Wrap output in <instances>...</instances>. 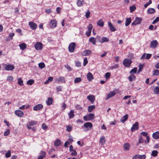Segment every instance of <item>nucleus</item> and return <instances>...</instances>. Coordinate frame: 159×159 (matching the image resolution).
Listing matches in <instances>:
<instances>
[{
  "mask_svg": "<svg viewBox=\"0 0 159 159\" xmlns=\"http://www.w3.org/2000/svg\"><path fill=\"white\" fill-rule=\"evenodd\" d=\"M87 77L89 81H91L93 79V77L92 73L89 72L87 75Z\"/></svg>",
  "mask_w": 159,
  "mask_h": 159,
  "instance_id": "21",
  "label": "nucleus"
},
{
  "mask_svg": "<svg viewBox=\"0 0 159 159\" xmlns=\"http://www.w3.org/2000/svg\"><path fill=\"white\" fill-rule=\"evenodd\" d=\"M43 107V106L42 104H38L34 106L33 107V110L37 111L38 110H40Z\"/></svg>",
  "mask_w": 159,
  "mask_h": 159,
  "instance_id": "13",
  "label": "nucleus"
},
{
  "mask_svg": "<svg viewBox=\"0 0 159 159\" xmlns=\"http://www.w3.org/2000/svg\"><path fill=\"white\" fill-rule=\"evenodd\" d=\"M108 26L109 27L110 30L111 32H114L116 30V29L115 28L114 26L113 25L111 22H108Z\"/></svg>",
  "mask_w": 159,
  "mask_h": 159,
  "instance_id": "19",
  "label": "nucleus"
},
{
  "mask_svg": "<svg viewBox=\"0 0 159 159\" xmlns=\"http://www.w3.org/2000/svg\"><path fill=\"white\" fill-rule=\"evenodd\" d=\"M132 61L128 58H126L123 61V64L125 67H129L131 66V64Z\"/></svg>",
  "mask_w": 159,
  "mask_h": 159,
  "instance_id": "1",
  "label": "nucleus"
},
{
  "mask_svg": "<svg viewBox=\"0 0 159 159\" xmlns=\"http://www.w3.org/2000/svg\"><path fill=\"white\" fill-rule=\"evenodd\" d=\"M88 61L87 59V58L86 57L84 59V63H83V65L84 66H85L86 64L88 63Z\"/></svg>",
  "mask_w": 159,
  "mask_h": 159,
  "instance_id": "60",
  "label": "nucleus"
},
{
  "mask_svg": "<svg viewBox=\"0 0 159 159\" xmlns=\"http://www.w3.org/2000/svg\"><path fill=\"white\" fill-rule=\"evenodd\" d=\"M93 25L91 24H89L88 26V30L86 32V35L88 37H89L91 35V30L92 29Z\"/></svg>",
  "mask_w": 159,
  "mask_h": 159,
  "instance_id": "4",
  "label": "nucleus"
},
{
  "mask_svg": "<svg viewBox=\"0 0 159 159\" xmlns=\"http://www.w3.org/2000/svg\"><path fill=\"white\" fill-rule=\"evenodd\" d=\"M118 67V64H116L114 65L113 66L111 67V69L112 70L113 69H115L117 68Z\"/></svg>",
  "mask_w": 159,
  "mask_h": 159,
  "instance_id": "61",
  "label": "nucleus"
},
{
  "mask_svg": "<svg viewBox=\"0 0 159 159\" xmlns=\"http://www.w3.org/2000/svg\"><path fill=\"white\" fill-rule=\"evenodd\" d=\"M37 123V121L34 120L30 121L27 123V124L29 125V126H33L34 125H36Z\"/></svg>",
  "mask_w": 159,
  "mask_h": 159,
  "instance_id": "39",
  "label": "nucleus"
},
{
  "mask_svg": "<svg viewBox=\"0 0 159 159\" xmlns=\"http://www.w3.org/2000/svg\"><path fill=\"white\" fill-rule=\"evenodd\" d=\"M158 152L157 150H153L152 151L151 155L153 157H156L157 156Z\"/></svg>",
  "mask_w": 159,
  "mask_h": 159,
  "instance_id": "44",
  "label": "nucleus"
},
{
  "mask_svg": "<svg viewBox=\"0 0 159 159\" xmlns=\"http://www.w3.org/2000/svg\"><path fill=\"white\" fill-rule=\"evenodd\" d=\"M61 144V140L57 139H56L54 142V145L56 147H58Z\"/></svg>",
  "mask_w": 159,
  "mask_h": 159,
  "instance_id": "32",
  "label": "nucleus"
},
{
  "mask_svg": "<svg viewBox=\"0 0 159 159\" xmlns=\"http://www.w3.org/2000/svg\"><path fill=\"white\" fill-rule=\"evenodd\" d=\"M131 22V19L130 17L127 18L126 19L125 22V25L128 26Z\"/></svg>",
  "mask_w": 159,
  "mask_h": 159,
  "instance_id": "30",
  "label": "nucleus"
},
{
  "mask_svg": "<svg viewBox=\"0 0 159 159\" xmlns=\"http://www.w3.org/2000/svg\"><path fill=\"white\" fill-rule=\"evenodd\" d=\"M57 23L55 20H52L50 22L51 27L54 28L57 26Z\"/></svg>",
  "mask_w": 159,
  "mask_h": 159,
  "instance_id": "14",
  "label": "nucleus"
},
{
  "mask_svg": "<svg viewBox=\"0 0 159 159\" xmlns=\"http://www.w3.org/2000/svg\"><path fill=\"white\" fill-rule=\"evenodd\" d=\"M153 75L158 76L159 75V70H155L153 71Z\"/></svg>",
  "mask_w": 159,
  "mask_h": 159,
  "instance_id": "43",
  "label": "nucleus"
},
{
  "mask_svg": "<svg viewBox=\"0 0 159 159\" xmlns=\"http://www.w3.org/2000/svg\"><path fill=\"white\" fill-rule=\"evenodd\" d=\"M155 11H156L155 9L152 8H149L148 10V13L149 14L154 13L155 12Z\"/></svg>",
  "mask_w": 159,
  "mask_h": 159,
  "instance_id": "37",
  "label": "nucleus"
},
{
  "mask_svg": "<svg viewBox=\"0 0 159 159\" xmlns=\"http://www.w3.org/2000/svg\"><path fill=\"white\" fill-rule=\"evenodd\" d=\"M84 3V1H80V0H77L76 2L77 6L79 7L82 6Z\"/></svg>",
  "mask_w": 159,
  "mask_h": 159,
  "instance_id": "26",
  "label": "nucleus"
},
{
  "mask_svg": "<svg viewBox=\"0 0 159 159\" xmlns=\"http://www.w3.org/2000/svg\"><path fill=\"white\" fill-rule=\"evenodd\" d=\"M18 83L20 86H23L24 85L23 81L20 78H19L17 79Z\"/></svg>",
  "mask_w": 159,
  "mask_h": 159,
  "instance_id": "41",
  "label": "nucleus"
},
{
  "mask_svg": "<svg viewBox=\"0 0 159 159\" xmlns=\"http://www.w3.org/2000/svg\"><path fill=\"white\" fill-rule=\"evenodd\" d=\"M53 100L52 98L49 97L47 100L46 101V103L47 105L50 106L51 105L53 102Z\"/></svg>",
  "mask_w": 159,
  "mask_h": 159,
  "instance_id": "24",
  "label": "nucleus"
},
{
  "mask_svg": "<svg viewBox=\"0 0 159 159\" xmlns=\"http://www.w3.org/2000/svg\"><path fill=\"white\" fill-rule=\"evenodd\" d=\"M11 156V152L10 150H8L7 152L5 153V157L7 158L10 157Z\"/></svg>",
  "mask_w": 159,
  "mask_h": 159,
  "instance_id": "46",
  "label": "nucleus"
},
{
  "mask_svg": "<svg viewBox=\"0 0 159 159\" xmlns=\"http://www.w3.org/2000/svg\"><path fill=\"white\" fill-rule=\"evenodd\" d=\"M81 81V79L80 77L76 78L74 80V82L76 83L80 82Z\"/></svg>",
  "mask_w": 159,
  "mask_h": 159,
  "instance_id": "47",
  "label": "nucleus"
},
{
  "mask_svg": "<svg viewBox=\"0 0 159 159\" xmlns=\"http://www.w3.org/2000/svg\"><path fill=\"white\" fill-rule=\"evenodd\" d=\"M142 20V19L140 18L136 17L134 21L131 24L132 25H136L140 24Z\"/></svg>",
  "mask_w": 159,
  "mask_h": 159,
  "instance_id": "8",
  "label": "nucleus"
},
{
  "mask_svg": "<svg viewBox=\"0 0 159 159\" xmlns=\"http://www.w3.org/2000/svg\"><path fill=\"white\" fill-rule=\"evenodd\" d=\"M153 138L156 139H159V131L154 133L152 135Z\"/></svg>",
  "mask_w": 159,
  "mask_h": 159,
  "instance_id": "22",
  "label": "nucleus"
},
{
  "mask_svg": "<svg viewBox=\"0 0 159 159\" xmlns=\"http://www.w3.org/2000/svg\"><path fill=\"white\" fill-rule=\"evenodd\" d=\"M88 99L93 103L95 100V96L93 95H89L87 96Z\"/></svg>",
  "mask_w": 159,
  "mask_h": 159,
  "instance_id": "15",
  "label": "nucleus"
},
{
  "mask_svg": "<svg viewBox=\"0 0 159 159\" xmlns=\"http://www.w3.org/2000/svg\"><path fill=\"white\" fill-rule=\"evenodd\" d=\"M116 93L113 91L110 92L107 95L106 99L107 100L110 98L114 96Z\"/></svg>",
  "mask_w": 159,
  "mask_h": 159,
  "instance_id": "16",
  "label": "nucleus"
},
{
  "mask_svg": "<svg viewBox=\"0 0 159 159\" xmlns=\"http://www.w3.org/2000/svg\"><path fill=\"white\" fill-rule=\"evenodd\" d=\"M83 119L85 121L90 120V119H89L88 115H86L84 116L83 117Z\"/></svg>",
  "mask_w": 159,
  "mask_h": 159,
  "instance_id": "58",
  "label": "nucleus"
},
{
  "mask_svg": "<svg viewBox=\"0 0 159 159\" xmlns=\"http://www.w3.org/2000/svg\"><path fill=\"white\" fill-rule=\"evenodd\" d=\"M14 35L15 34L13 33H10L8 36L9 40H12L13 39V37Z\"/></svg>",
  "mask_w": 159,
  "mask_h": 159,
  "instance_id": "50",
  "label": "nucleus"
},
{
  "mask_svg": "<svg viewBox=\"0 0 159 159\" xmlns=\"http://www.w3.org/2000/svg\"><path fill=\"white\" fill-rule=\"evenodd\" d=\"M42 128L44 130H46L48 127L47 125L44 123H43L42 125Z\"/></svg>",
  "mask_w": 159,
  "mask_h": 159,
  "instance_id": "64",
  "label": "nucleus"
},
{
  "mask_svg": "<svg viewBox=\"0 0 159 159\" xmlns=\"http://www.w3.org/2000/svg\"><path fill=\"white\" fill-rule=\"evenodd\" d=\"M146 157V156L145 154L143 155H136L133 157L132 159H145Z\"/></svg>",
  "mask_w": 159,
  "mask_h": 159,
  "instance_id": "10",
  "label": "nucleus"
},
{
  "mask_svg": "<svg viewBox=\"0 0 159 159\" xmlns=\"http://www.w3.org/2000/svg\"><path fill=\"white\" fill-rule=\"evenodd\" d=\"M5 68V70L7 71L12 70L15 69V66L14 65L12 64H4Z\"/></svg>",
  "mask_w": 159,
  "mask_h": 159,
  "instance_id": "3",
  "label": "nucleus"
},
{
  "mask_svg": "<svg viewBox=\"0 0 159 159\" xmlns=\"http://www.w3.org/2000/svg\"><path fill=\"white\" fill-rule=\"evenodd\" d=\"M76 47V43L75 42H72L70 44L68 47L69 51L70 52H74Z\"/></svg>",
  "mask_w": 159,
  "mask_h": 159,
  "instance_id": "2",
  "label": "nucleus"
},
{
  "mask_svg": "<svg viewBox=\"0 0 159 159\" xmlns=\"http://www.w3.org/2000/svg\"><path fill=\"white\" fill-rule=\"evenodd\" d=\"M34 47L37 50H41L42 48L43 44L41 43L37 42L34 45Z\"/></svg>",
  "mask_w": 159,
  "mask_h": 159,
  "instance_id": "7",
  "label": "nucleus"
},
{
  "mask_svg": "<svg viewBox=\"0 0 159 159\" xmlns=\"http://www.w3.org/2000/svg\"><path fill=\"white\" fill-rule=\"evenodd\" d=\"M89 41L93 44L94 45L96 44V39L95 38L93 37H91L89 39Z\"/></svg>",
  "mask_w": 159,
  "mask_h": 159,
  "instance_id": "42",
  "label": "nucleus"
},
{
  "mask_svg": "<svg viewBox=\"0 0 159 159\" xmlns=\"http://www.w3.org/2000/svg\"><path fill=\"white\" fill-rule=\"evenodd\" d=\"M152 56V54L149 53H148L146 54V58L147 59H149Z\"/></svg>",
  "mask_w": 159,
  "mask_h": 159,
  "instance_id": "63",
  "label": "nucleus"
},
{
  "mask_svg": "<svg viewBox=\"0 0 159 159\" xmlns=\"http://www.w3.org/2000/svg\"><path fill=\"white\" fill-rule=\"evenodd\" d=\"M91 51L90 50H85L82 53L83 56H89L91 54Z\"/></svg>",
  "mask_w": 159,
  "mask_h": 159,
  "instance_id": "18",
  "label": "nucleus"
},
{
  "mask_svg": "<svg viewBox=\"0 0 159 159\" xmlns=\"http://www.w3.org/2000/svg\"><path fill=\"white\" fill-rule=\"evenodd\" d=\"M109 39L108 38L106 37H103L102 39L100 40V42L101 43H103L105 42H108L109 41Z\"/></svg>",
  "mask_w": 159,
  "mask_h": 159,
  "instance_id": "35",
  "label": "nucleus"
},
{
  "mask_svg": "<svg viewBox=\"0 0 159 159\" xmlns=\"http://www.w3.org/2000/svg\"><path fill=\"white\" fill-rule=\"evenodd\" d=\"M137 70V68L136 67H134L133 69H131L129 72L130 74H133L136 73Z\"/></svg>",
  "mask_w": 159,
  "mask_h": 159,
  "instance_id": "38",
  "label": "nucleus"
},
{
  "mask_svg": "<svg viewBox=\"0 0 159 159\" xmlns=\"http://www.w3.org/2000/svg\"><path fill=\"white\" fill-rule=\"evenodd\" d=\"M139 67L137 72L138 73H140L142 71L143 68V65H141V64L139 65Z\"/></svg>",
  "mask_w": 159,
  "mask_h": 159,
  "instance_id": "52",
  "label": "nucleus"
},
{
  "mask_svg": "<svg viewBox=\"0 0 159 159\" xmlns=\"http://www.w3.org/2000/svg\"><path fill=\"white\" fill-rule=\"evenodd\" d=\"M55 82L59 83L60 82L65 83V78L64 77H59L55 79Z\"/></svg>",
  "mask_w": 159,
  "mask_h": 159,
  "instance_id": "9",
  "label": "nucleus"
},
{
  "mask_svg": "<svg viewBox=\"0 0 159 159\" xmlns=\"http://www.w3.org/2000/svg\"><path fill=\"white\" fill-rule=\"evenodd\" d=\"M38 65L39 67L41 69H43L45 67V65L43 62H41Z\"/></svg>",
  "mask_w": 159,
  "mask_h": 159,
  "instance_id": "48",
  "label": "nucleus"
},
{
  "mask_svg": "<svg viewBox=\"0 0 159 159\" xmlns=\"http://www.w3.org/2000/svg\"><path fill=\"white\" fill-rule=\"evenodd\" d=\"M10 133V130L9 129H7L6 131H5L4 133V135L5 136H7Z\"/></svg>",
  "mask_w": 159,
  "mask_h": 159,
  "instance_id": "62",
  "label": "nucleus"
},
{
  "mask_svg": "<svg viewBox=\"0 0 159 159\" xmlns=\"http://www.w3.org/2000/svg\"><path fill=\"white\" fill-rule=\"evenodd\" d=\"M90 12L89 10H87V12L86 13L85 16L87 18H89L90 16Z\"/></svg>",
  "mask_w": 159,
  "mask_h": 159,
  "instance_id": "51",
  "label": "nucleus"
},
{
  "mask_svg": "<svg viewBox=\"0 0 159 159\" xmlns=\"http://www.w3.org/2000/svg\"><path fill=\"white\" fill-rule=\"evenodd\" d=\"M39 154L38 159H43L46 156V153L45 151L41 150L40 151Z\"/></svg>",
  "mask_w": 159,
  "mask_h": 159,
  "instance_id": "5",
  "label": "nucleus"
},
{
  "mask_svg": "<svg viewBox=\"0 0 159 159\" xmlns=\"http://www.w3.org/2000/svg\"><path fill=\"white\" fill-rule=\"evenodd\" d=\"M83 126L84 127L87 128L89 127L91 128L93 127V125L91 122H87Z\"/></svg>",
  "mask_w": 159,
  "mask_h": 159,
  "instance_id": "29",
  "label": "nucleus"
},
{
  "mask_svg": "<svg viewBox=\"0 0 159 159\" xmlns=\"http://www.w3.org/2000/svg\"><path fill=\"white\" fill-rule=\"evenodd\" d=\"M34 83V80H28L27 82V84H28L30 85H32Z\"/></svg>",
  "mask_w": 159,
  "mask_h": 159,
  "instance_id": "55",
  "label": "nucleus"
},
{
  "mask_svg": "<svg viewBox=\"0 0 159 159\" xmlns=\"http://www.w3.org/2000/svg\"><path fill=\"white\" fill-rule=\"evenodd\" d=\"M136 9V7L135 6H130V12H133Z\"/></svg>",
  "mask_w": 159,
  "mask_h": 159,
  "instance_id": "56",
  "label": "nucleus"
},
{
  "mask_svg": "<svg viewBox=\"0 0 159 159\" xmlns=\"http://www.w3.org/2000/svg\"><path fill=\"white\" fill-rule=\"evenodd\" d=\"M68 115L69 116V118L70 119L73 118L75 116L74 111L73 110H71L70 112L68 113Z\"/></svg>",
  "mask_w": 159,
  "mask_h": 159,
  "instance_id": "27",
  "label": "nucleus"
},
{
  "mask_svg": "<svg viewBox=\"0 0 159 159\" xmlns=\"http://www.w3.org/2000/svg\"><path fill=\"white\" fill-rule=\"evenodd\" d=\"M128 114H126L121 119L120 121L124 123L128 120Z\"/></svg>",
  "mask_w": 159,
  "mask_h": 159,
  "instance_id": "25",
  "label": "nucleus"
},
{
  "mask_svg": "<svg viewBox=\"0 0 159 159\" xmlns=\"http://www.w3.org/2000/svg\"><path fill=\"white\" fill-rule=\"evenodd\" d=\"M97 24L101 27H102L104 25V23L101 19H100L98 21Z\"/></svg>",
  "mask_w": 159,
  "mask_h": 159,
  "instance_id": "40",
  "label": "nucleus"
},
{
  "mask_svg": "<svg viewBox=\"0 0 159 159\" xmlns=\"http://www.w3.org/2000/svg\"><path fill=\"white\" fill-rule=\"evenodd\" d=\"M71 152V155L72 156H75L77 155V153L75 150H73Z\"/></svg>",
  "mask_w": 159,
  "mask_h": 159,
  "instance_id": "57",
  "label": "nucleus"
},
{
  "mask_svg": "<svg viewBox=\"0 0 159 159\" xmlns=\"http://www.w3.org/2000/svg\"><path fill=\"white\" fill-rule=\"evenodd\" d=\"M19 47L22 50H24L27 47L26 44L25 43H21L19 45Z\"/></svg>",
  "mask_w": 159,
  "mask_h": 159,
  "instance_id": "33",
  "label": "nucleus"
},
{
  "mask_svg": "<svg viewBox=\"0 0 159 159\" xmlns=\"http://www.w3.org/2000/svg\"><path fill=\"white\" fill-rule=\"evenodd\" d=\"M153 93L156 94H159V87L156 86L153 90Z\"/></svg>",
  "mask_w": 159,
  "mask_h": 159,
  "instance_id": "36",
  "label": "nucleus"
},
{
  "mask_svg": "<svg viewBox=\"0 0 159 159\" xmlns=\"http://www.w3.org/2000/svg\"><path fill=\"white\" fill-rule=\"evenodd\" d=\"M128 79L130 82H132L136 80V77L134 74H130V75L128 77Z\"/></svg>",
  "mask_w": 159,
  "mask_h": 159,
  "instance_id": "20",
  "label": "nucleus"
},
{
  "mask_svg": "<svg viewBox=\"0 0 159 159\" xmlns=\"http://www.w3.org/2000/svg\"><path fill=\"white\" fill-rule=\"evenodd\" d=\"M88 116L90 119V120H93L94 118V115L92 113H89Z\"/></svg>",
  "mask_w": 159,
  "mask_h": 159,
  "instance_id": "45",
  "label": "nucleus"
},
{
  "mask_svg": "<svg viewBox=\"0 0 159 159\" xmlns=\"http://www.w3.org/2000/svg\"><path fill=\"white\" fill-rule=\"evenodd\" d=\"M159 21V16L157 17L152 22V24H154Z\"/></svg>",
  "mask_w": 159,
  "mask_h": 159,
  "instance_id": "59",
  "label": "nucleus"
},
{
  "mask_svg": "<svg viewBox=\"0 0 159 159\" xmlns=\"http://www.w3.org/2000/svg\"><path fill=\"white\" fill-rule=\"evenodd\" d=\"M139 140L138 142L137 143V145L138 146L139 144L142 143L144 142L145 143H146V141L145 140H144L143 139V137L141 136H139Z\"/></svg>",
  "mask_w": 159,
  "mask_h": 159,
  "instance_id": "23",
  "label": "nucleus"
},
{
  "mask_svg": "<svg viewBox=\"0 0 159 159\" xmlns=\"http://www.w3.org/2000/svg\"><path fill=\"white\" fill-rule=\"evenodd\" d=\"M139 125L138 122H136L132 126L131 130L132 132L135 131L139 129Z\"/></svg>",
  "mask_w": 159,
  "mask_h": 159,
  "instance_id": "11",
  "label": "nucleus"
},
{
  "mask_svg": "<svg viewBox=\"0 0 159 159\" xmlns=\"http://www.w3.org/2000/svg\"><path fill=\"white\" fill-rule=\"evenodd\" d=\"M99 142L102 145L104 144L106 142L105 137L104 136L101 137Z\"/></svg>",
  "mask_w": 159,
  "mask_h": 159,
  "instance_id": "31",
  "label": "nucleus"
},
{
  "mask_svg": "<svg viewBox=\"0 0 159 159\" xmlns=\"http://www.w3.org/2000/svg\"><path fill=\"white\" fill-rule=\"evenodd\" d=\"M15 114L19 117H21L24 115V112L20 110H17L15 111Z\"/></svg>",
  "mask_w": 159,
  "mask_h": 159,
  "instance_id": "12",
  "label": "nucleus"
},
{
  "mask_svg": "<svg viewBox=\"0 0 159 159\" xmlns=\"http://www.w3.org/2000/svg\"><path fill=\"white\" fill-rule=\"evenodd\" d=\"M130 148V145L128 143H125L123 145L124 149L125 151L129 150Z\"/></svg>",
  "mask_w": 159,
  "mask_h": 159,
  "instance_id": "28",
  "label": "nucleus"
},
{
  "mask_svg": "<svg viewBox=\"0 0 159 159\" xmlns=\"http://www.w3.org/2000/svg\"><path fill=\"white\" fill-rule=\"evenodd\" d=\"M29 25L32 30H35L37 27V25L33 21H30L29 23Z\"/></svg>",
  "mask_w": 159,
  "mask_h": 159,
  "instance_id": "6",
  "label": "nucleus"
},
{
  "mask_svg": "<svg viewBox=\"0 0 159 159\" xmlns=\"http://www.w3.org/2000/svg\"><path fill=\"white\" fill-rule=\"evenodd\" d=\"M66 130L68 132H70L72 129V127L71 125H67L66 126Z\"/></svg>",
  "mask_w": 159,
  "mask_h": 159,
  "instance_id": "49",
  "label": "nucleus"
},
{
  "mask_svg": "<svg viewBox=\"0 0 159 159\" xmlns=\"http://www.w3.org/2000/svg\"><path fill=\"white\" fill-rule=\"evenodd\" d=\"M111 75V73L109 72H107L105 74V78L106 79L109 78Z\"/></svg>",
  "mask_w": 159,
  "mask_h": 159,
  "instance_id": "54",
  "label": "nucleus"
},
{
  "mask_svg": "<svg viewBox=\"0 0 159 159\" xmlns=\"http://www.w3.org/2000/svg\"><path fill=\"white\" fill-rule=\"evenodd\" d=\"M7 81H12L13 80V77L9 75L7 76Z\"/></svg>",
  "mask_w": 159,
  "mask_h": 159,
  "instance_id": "53",
  "label": "nucleus"
},
{
  "mask_svg": "<svg viewBox=\"0 0 159 159\" xmlns=\"http://www.w3.org/2000/svg\"><path fill=\"white\" fill-rule=\"evenodd\" d=\"M151 47L152 48H155L158 45V42L156 40H153L150 43Z\"/></svg>",
  "mask_w": 159,
  "mask_h": 159,
  "instance_id": "17",
  "label": "nucleus"
},
{
  "mask_svg": "<svg viewBox=\"0 0 159 159\" xmlns=\"http://www.w3.org/2000/svg\"><path fill=\"white\" fill-rule=\"evenodd\" d=\"M95 106L94 105L89 106L88 108V111L89 112H92L93 110L95 108Z\"/></svg>",
  "mask_w": 159,
  "mask_h": 159,
  "instance_id": "34",
  "label": "nucleus"
}]
</instances>
